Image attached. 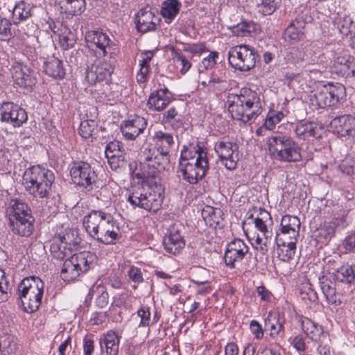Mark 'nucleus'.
Listing matches in <instances>:
<instances>
[{"label": "nucleus", "mask_w": 355, "mask_h": 355, "mask_svg": "<svg viewBox=\"0 0 355 355\" xmlns=\"http://www.w3.org/2000/svg\"><path fill=\"white\" fill-rule=\"evenodd\" d=\"M228 111L232 119L245 123L254 121L262 112L259 93L243 88L239 94H232L228 99Z\"/></svg>", "instance_id": "f257e3e1"}, {"label": "nucleus", "mask_w": 355, "mask_h": 355, "mask_svg": "<svg viewBox=\"0 0 355 355\" xmlns=\"http://www.w3.org/2000/svg\"><path fill=\"white\" fill-rule=\"evenodd\" d=\"M83 225L92 238L103 244H114L120 238L119 229L113 217L101 210H92L86 215Z\"/></svg>", "instance_id": "f03ea898"}, {"label": "nucleus", "mask_w": 355, "mask_h": 355, "mask_svg": "<svg viewBox=\"0 0 355 355\" xmlns=\"http://www.w3.org/2000/svg\"><path fill=\"white\" fill-rule=\"evenodd\" d=\"M163 187L159 181L143 180L140 187H135L129 194L128 202L149 211H157L163 202Z\"/></svg>", "instance_id": "7ed1b4c3"}, {"label": "nucleus", "mask_w": 355, "mask_h": 355, "mask_svg": "<svg viewBox=\"0 0 355 355\" xmlns=\"http://www.w3.org/2000/svg\"><path fill=\"white\" fill-rule=\"evenodd\" d=\"M331 277H319V284L327 301L330 304L340 305L342 303L337 292L339 284L350 286L355 282V265H344L333 269Z\"/></svg>", "instance_id": "20e7f679"}, {"label": "nucleus", "mask_w": 355, "mask_h": 355, "mask_svg": "<svg viewBox=\"0 0 355 355\" xmlns=\"http://www.w3.org/2000/svg\"><path fill=\"white\" fill-rule=\"evenodd\" d=\"M141 157L140 172L136 175L138 178L159 181V173L170 168L169 153L157 149L154 146L145 148Z\"/></svg>", "instance_id": "39448f33"}, {"label": "nucleus", "mask_w": 355, "mask_h": 355, "mask_svg": "<svg viewBox=\"0 0 355 355\" xmlns=\"http://www.w3.org/2000/svg\"><path fill=\"white\" fill-rule=\"evenodd\" d=\"M54 179L52 171L35 166L25 171L22 184L34 197L44 198L48 196Z\"/></svg>", "instance_id": "423d86ee"}, {"label": "nucleus", "mask_w": 355, "mask_h": 355, "mask_svg": "<svg viewBox=\"0 0 355 355\" xmlns=\"http://www.w3.org/2000/svg\"><path fill=\"white\" fill-rule=\"evenodd\" d=\"M18 292L24 311H37L42 303L44 283L38 277H26L19 284Z\"/></svg>", "instance_id": "0eeeda50"}, {"label": "nucleus", "mask_w": 355, "mask_h": 355, "mask_svg": "<svg viewBox=\"0 0 355 355\" xmlns=\"http://www.w3.org/2000/svg\"><path fill=\"white\" fill-rule=\"evenodd\" d=\"M267 143L270 154L278 161L296 162L302 159L300 148L289 137L272 136L268 139Z\"/></svg>", "instance_id": "6e6552de"}, {"label": "nucleus", "mask_w": 355, "mask_h": 355, "mask_svg": "<svg viewBox=\"0 0 355 355\" xmlns=\"http://www.w3.org/2000/svg\"><path fill=\"white\" fill-rule=\"evenodd\" d=\"M10 217V226L15 234L21 236H28L33 230V217L28 206L19 200H15L12 204Z\"/></svg>", "instance_id": "1a4fd4ad"}, {"label": "nucleus", "mask_w": 355, "mask_h": 355, "mask_svg": "<svg viewBox=\"0 0 355 355\" xmlns=\"http://www.w3.org/2000/svg\"><path fill=\"white\" fill-rule=\"evenodd\" d=\"M258 59L257 51L246 44L232 47L228 52V62L230 66L243 72L254 69Z\"/></svg>", "instance_id": "9d476101"}, {"label": "nucleus", "mask_w": 355, "mask_h": 355, "mask_svg": "<svg viewBox=\"0 0 355 355\" xmlns=\"http://www.w3.org/2000/svg\"><path fill=\"white\" fill-rule=\"evenodd\" d=\"M345 90V87L340 84L322 85L317 88L313 95H311V103L320 108L334 106L338 103Z\"/></svg>", "instance_id": "9b49d317"}, {"label": "nucleus", "mask_w": 355, "mask_h": 355, "mask_svg": "<svg viewBox=\"0 0 355 355\" xmlns=\"http://www.w3.org/2000/svg\"><path fill=\"white\" fill-rule=\"evenodd\" d=\"M70 175L73 182L87 190L93 189L96 184L97 175L91 166L86 162H78L70 170Z\"/></svg>", "instance_id": "f8f14e48"}, {"label": "nucleus", "mask_w": 355, "mask_h": 355, "mask_svg": "<svg viewBox=\"0 0 355 355\" xmlns=\"http://www.w3.org/2000/svg\"><path fill=\"white\" fill-rule=\"evenodd\" d=\"M28 119L26 111L12 102H3L0 107V120L19 127Z\"/></svg>", "instance_id": "ddd939ff"}, {"label": "nucleus", "mask_w": 355, "mask_h": 355, "mask_svg": "<svg viewBox=\"0 0 355 355\" xmlns=\"http://www.w3.org/2000/svg\"><path fill=\"white\" fill-rule=\"evenodd\" d=\"M248 251L249 248L243 240L234 239L226 247L224 256L225 265L230 268H234L236 263L241 261Z\"/></svg>", "instance_id": "4468645a"}, {"label": "nucleus", "mask_w": 355, "mask_h": 355, "mask_svg": "<svg viewBox=\"0 0 355 355\" xmlns=\"http://www.w3.org/2000/svg\"><path fill=\"white\" fill-rule=\"evenodd\" d=\"M331 71L340 77L355 76L354 58L345 52L337 54L331 66Z\"/></svg>", "instance_id": "2eb2a0df"}, {"label": "nucleus", "mask_w": 355, "mask_h": 355, "mask_svg": "<svg viewBox=\"0 0 355 355\" xmlns=\"http://www.w3.org/2000/svg\"><path fill=\"white\" fill-rule=\"evenodd\" d=\"M238 146L231 141H221L215 145V150L225 167L232 171L236 168L238 157L234 151Z\"/></svg>", "instance_id": "dca6fc26"}, {"label": "nucleus", "mask_w": 355, "mask_h": 355, "mask_svg": "<svg viewBox=\"0 0 355 355\" xmlns=\"http://www.w3.org/2000/svg\"><path fill=\"white\" fill-rule=\"evenodd\" d=\"M112 66L106 62H99L98 64H92L88 67L86 71V80L91 85L96 82L105 81L107 84L111 81V75L113 72Z\"/></svg>", "instance_id": "f3484780"}, {"label": "nucleus", "mask_w": 355, "mask_h": 355, "mask_svg": "<svg viewBox=\"0 0 355 355\" xmlns=\"http://www.w3.org/2000/svg\"><path fill=\"white\" fill-rule=\"evenodd\" d=\"M181 225L174 224L170 226L167 234L163 239V244L165 250L173 254L179 253L184 247L185 241L180 234Z\"/></svg>", "instance_id": "a211bd4d"}, {"label": "nucleus", "mask_w": 355, "mask_h": 355, "mask_svg": "<svg viewBox=\"0 0 355 355\" xmlns=\"http://www.w3.org/2000/svg\"><path fill=\"white\" fill-rule=\"evenodd\" d=\"M146 125V120L137 116L132 120L124 121L121 125V131L127 139L134 140L144 131Z\"/></svg>", "instance_id": "6ab92c4d"}, {"label": "nucleus", "mask_w": 355, "mask_h": 355, "mask_svg": "<svg viewBox=\"0 0 355 355\" xmlns=\"http://www.w3.org/2000/svg\"><path fill=\"white\" fill-rule=\"evenodd\" d=\"M12 78L15 84L24 88H31L36 83L35 78L26 67H14L12 69Z\"/></svg>", "instance_id": "aec40b11"}, {"label": "nucleus", "mask_w": 355, "mask_h": 355, "mask_svg": "<svg viewBox=\"0 0 355 355\" xmlns=\"http://www.w3.org/2000/svg\"><path fill=\"white\" fill-rule=\"evenodd\" d=\"M331 124L342 136L355 137V118L351 115H343L334 118Z\"/></svg>", "instance_id": "412c9836"}, {"label": "nucleus", "mask_w": 355, "mask_h": 355, "mask_svg": "<svg viewBox=\"0 0 355 355\" xmlns=\"http://www.w3.org/2000/svg\"><path fill=\"white\" fill-rule=\"evenodd\" d=\"M170 103V93L165 88L153 92L148 98L147 104L150 110L162 111Z\"/></svg>", "instance_id": "4be33fe9"}, {"label": "nucleus", "mask_w": 355, "mask_h": 355, "mask_svg": "<svg viewBox=\"0 0 355 355\" xmlns=\"http://www.w3.org/2000/svg\"><path fill=\"white\" fill-rule=\"evenodd\" d=\"M294 131L297 137L304 141L320 137V128L313 122H300L295 125Z\"/></svg>", "instance_id": "5701e85b"}, {"label": "nucleus", "mask_w": 355, "mask_h": 355, "mask_svg": "<svg viewBox=\"0 0 355 355\" xmlns=\"http://www.w3.org/2000/svg\"><path fill=\"white\" fill-rule=\"evenodd\" d=\"M300 229V220L297 216H284L281 220L280 231L282 234L288 235L291 240L297 239Z\"/></svg>", "instance_id": "b1692460"}, {"label": "nucleus", "mask_w": 355, "mask_h": 355, "mask_svg": "<svg viewBox=\"0 0 355 355\" xmlns=\"http://www.w3.org/2000/svg\"><path fill=\"white\" fill-rule=\"evenodd\" d=\"M157 17L149 10L141 9L136 17V26L138 31L146 33L155 29Z\"/></svg>", "instance_id": "393cba45"}, {"label": "nucleus", "mask_w": 355, "mask_h": 355, "mask_svg": "<svg viewBox=\"0 0 355 355\" xmlns=\"http://www.w3.org/2000/svg\"><path fill=\"white\" fill-rule=\"evenodd\" d=\"M43 71L49 76L58 80L63 79L66 73L62 61L54 56L48 58L44 62Z\"/></svg>", "instance_id": "a878e982"}, {"label": "nucleus", "mask_w": 355, "mask_h": 355, "mask_svg": "<svg viewBox=\"0 0 355 355\" xmlns=\"http://www.w3.org/2000/svg\"><path fill=\"white\" fill-rule=\"evenodd\" d=\"M70 259L81 273L87 272L97 260V257L91 252H81L72 255Z\"/></svg>", "instance_id": "bb28decb"}, {"label": "nucleus", "mask_w": 355, "mask_h": 355, "mask_svg": "<svg viewBox=\"0 0 355 355\" xmlns=\"http://www.w3.org/2000/svg\"><path fill=\"white\" fill-rule=\"evenodd\" d=\"M301 324L302 330L306 334L307 336L313 341L319 343L320 337L323 335V330L321 327H318L311 320L308 318H301L295 315Z\"/></svg>", "instance_id": "cd10ccee"}, {"label": "nucleus", "mask_w": 355, "mask_h": 355, "mask_svg": "<svg viewBox=\"0 0 355 355\" xmlns=\"http://www.w3.org/2000/svg\"><path fill=\"white\" fill-rule=\"evenodd\" d=\"M85 39L87 42L96 45V47L101 49L103 51V55H106V49H110L112 44L111 40L106 34L98 31H89L87 33Z\"/></svg>", "instance_id": "c85d7f7f"}, {"label": "nucleus", "mask_w": 355, "mask_h": 355, "mask_svg": "<svg viewBox=\"0 0 355 355\" xmlns=\"http://www.w3.org/2000/svg\"><path fill=\"white\" fill-rule=\"evenodd\" d=\"M259 31V25L248 20H243L232 28L233 33L239 37L252 36L253 34L257 35Z\"/></svg>", "instance_id": "c756f323"}, {"label": "nucleus", "mask_w": 355, "mask_h": 355, "mask_svg": "<svg viewBox=\"0 0 355 355\" xmlns=\"http://www.w3.org/2000/svg\"><path fill=\"white\" fill-rule=\"evenodd\" d=\"M180 169L184 180L191 184H196L205 176L204 172L201 173L202 169H198V171H197V168L193 166L192 163H181Z\"/></svg>", "instance_id": "7c9ffc66"}, {"label": "nucleus", "mask_w": 355, "mask_h": 355, "mask_svg": "<svg viewBox=\"0 0 355 355\" xmlns=\"http://www.w3.org/2000/svg\"><path fill=\"white\" fill-rule=\"evenodd\" d=\"M297 239L291 240L288 243L282 241L281 243L277 240V254L278 258L284 262H288L295 254Z\"/></svg>", "instance_id": "2f4dec72"}, {"label": "nucleus", "mask_w": 355, "mask_h": 355, "mask_svg": "<svg viewBox=\"0 0 355 355\" xmlns=\"http://www.w3.org/2000/svg\"><path fill=\"white\" fill-rule=\"evenodd\" d=\"M31 6L24 1L16 3L12 9L13 23L17 24L29 18L31 16Z\"/></svg>", "instance_id": "473e14b6"}, {"label": "nucleus", "mask_w": 355, "mask_h": 355, "mask_svg": "<svg viewBox=\"0 0 355 355\" xmlns=\"http://www.w3.org/2000/svg\"><path fill=\"white\" fill-rule=\"evenodd\" d=\"M59 4L65 12L80 15L86 8L85 0H60Z\"/></svg>", "instance_id": "72a5a7b5"}, {"label": "nucleus", "mask_w": 355, "mask_h": 355, "mask_svg": "<svg viewBox=\"0 0 355 355\" xmlns=\"http://www.w3.org/2000/svg\"><path fill=\"white\" fill-rule=\"evenodd\" d=\"M153 140L155 141V147L157 149L169 153L170 149L174 145V139L172 134L162 131H157L153 136Z\"/></svg>", "instance_id": "f704fd0d"}, {"label": "nucleus", "mask_w": 355, "mask_h": 355, "mask_svg": "<svg viewBox=\"0 0 355 355\" xmlns=\"http://www.w3.org/2000/svg\"><path fill=\"white\" fill-rule=\"evenodd\" d=\"M300 21H293L287 26L284 33L285 41L290 43H295L303 39L304 33L300 28Z\"/></svg>", "instance_id": "c9c22d12"}, {"label": "nucleus", "mask_w": 355, "mask_h": 355, "mask_svg": "<svg viewBox=\"0 0 355 355\" xmlns=\"http://www.w3.org/2000/svg\"><path fill=\"white\" fill-rule=\"evenodd\" d=\"M119 336L113 331H109L104 336L103 343L106 355H117L119 347Z\"/></svg>", "instance_id": "e433bc0d"}, {"label": "nucleus", "mask_w": 355, "mask_h": 355, "mask_svg": "<svg viewBox=\"0 0 355 355\" xmlns=\"http://www.w3.org/2000/svg\"><path fill=\"white\" fill-rule=\"evenodd\" d=\"M81 274L70 258L66 259L61 269L60 276L64 282L75 280Z\"/></svg>", "instance_id": "4c0bfd02"}, {"label": "nucleus", "mask_w": 355, "mask_h": 355, "mask_svg": "<svg viewBox=\"0 0 355 355\" xmlns=\"http://www.w3.org/2000/svg\"><path fill=\"white\" fill-rule=\"evenodd\" d=\"M222 210L219 208H214L210 206L202 209V216L209 226L216 227L221 220Z\"/></svg>", "instance_id": "58836bf2"}, {"label": "nucleus", "mask_w": 355, "mask_h": 355, "mask_svg": "<svg viewBox=\"0 0 355 355\" xmlns=\"http://www.w3.org/2000/svg\"><path fill=\"white\" fill-rule=\"evenodd\" d=\"M196 157L194 159H191L190 163H192L193 166L197 168V171H198V169H202L201 173L204 172L205 175H206L209 169L207 152L200 146H198L196 150Z\"/></svg>", "instance_id": "ea45409f"}, {"label": "nucleus", "mask_w": 355, "mask_h": 355, "mask_svg": "<svg viewBox=\"0 0 355 355\" xmlns=\"http://www.w3.org/2000/svg\"><path fill=\"white\" fill-rule=\"evenodd\" d=\"M315 233L318 242L327 241L335 234V223L331 222L324 223L315 231Z\"/></svg>", "instance_id": "a19ab883"}, {"label": "nucleus", "mask_w": 355, "mask_h": 355, "mask_svg": "<svg viewBox=\"0 0 355 355\" xmlns=\"http://www.w3.org/2000/svg\"><path fill=\"white\" fill-rule=\"evenodd\" d=\"M180 7L178 0H166L162 8V15L164 18L173 19L179 12Z\"/></svg>", "instance_id": "79ce46f5"}, {"label": "nucleus", "mask_w": 355, "mask_h": 355, "mask_svg": "<svg viewBox=\"0 0 355 355\" xmlns=\"http://www.w3.org/2000/svg\"><path fill=\"white\" fill-rule=\"evenodd\" d=\"M162 122L171 124L173 129H177L182 125L180 116L175 107H171L163 113Z\"/></svg>", "instance_id": "37998d69"}, {"label": "nucleus", "mask_w": 355, "mask_h": 355, "mask_svg": "<svg viewBox=\"0 0 355 355\" xmlns=\"http://www.w3.org/2000/svg\"><path fill=\"white\" fill-rule=\"evenodd\" d=\"M97 129V123L94 120H85L80 123L79 133L83 138L93 137L95 130Z\"/></svg>", "instance_id": "c03bdc74"}, {"label": "nucleus", "mask_w": 355, "mask_h": 355, "mask_svg": "<svg viewBox=\"0 0 355 355\" xmlns=\"http://www.w3.org/2000/svg\"><path fill=\"white\" fill-rule=\"evenodd\" d=\"M300 297L304 301L315 302L318 299L317 293L309 282L302 283L300 287Z\"/></svg>", "instance_id": "a18cd8bd"}, {"label": "nucleus", "mask_w": 355, "mask_h": 355, "mask_svg": "<svg viewBox=\"0 0 355 355\" xmlns=\"http://www.w3.org/2000/svg\"><path fill=\"white\" fill-rule=\"evenodd\" d=\"M59 42L61 47L67 50L75 45L76 36L71 31L67 30L59 35Z\"/></svg>", "instance_id": "49530a36"}, {"label": "nucleus", "mask_w": 355, "mask_h": 355, "mask_svg": "<svg viewBox=\"0 0 355 355\" xmlns=\"http://www.w3.org/2000/svg\"><path fill=\"white\" fill-rule=\"evenodd\" d=\"M282 0H261L259 6L264 15H272L279 7Z\"/></svg>", "instance_id": "de8ad7c7"}, {"label": "nucleus", "mask_w": 355, "mask_h": 355, "mask_svg": "<svg viewBox=\"0 0 355 355\" xmlns=\"http://www.w3.org/2000/svg\"><path fill=\"white\" fill-rule=\"evenodd\" d=\"M268 237V234L264 236L263 239L258 235L252 244L254 249L259 250L263 255L266 254L270 245V239Z\"/></svg>", "instance_id": "09e8293b"}, {"label": "nucleus", "mask_w": 355, "mask_h": 355, "mask_svg": "<svg viewBox=\"0 0 355 355\" xmlns=\"http://www.w3.org/2000/svg\"><path fill=\"white\" fill-rule=\"evenodd\" d=\"M284 116V114L282 112H269L265 120L264 126L267 130H272L275 125L279 123Z\"/></svg>", "instance_id": "8fccbe9b"}, {"label": "nucleus", "mask_w": 355, "mask_h": 355, "mask_svg": "<svg viewBox=\"0 0 355 355\" xmlns=\"http://www.w3.org/2000/svg\"><path fill=\"white\" fill-rule=\"evenodd\" d=\"M268 317L269 321H271L272 320H277L276 324L271 323L270 328L272 330L279 333L285 322L284 312H270Z\"/></svg>", "instance_id": "3c124183"}, {"label": "nucleus", "mask_w": 355, "mask_h": 355, "mask_svg": "<svg viewBox=\"0 0 355 355\" xmlns=\"http://www.w3.org/2000/svg\"><path fill=\"white\" fill-rule=\"evenodd\" d=\"M260 215L261 216V218H259V217L256 218L254 219V223L255 227L261 233H263V235L266 236V234H269V232L267 229V226H266L263 219L267 218L271 219V216H270V214L265 210H261L260 211Z\"/></svg>", "instance_id": "603ef678"}, {"label": "nucleus", "mask_w": 355, "mask_h": 355, "mask_svg": "<svg viewBox=\"0 0 355 355\" xmlns=\"http://www.w3.org/2000/svg\"><path fill=\"white\" fill-rule=\"evenodd\" d=\"M17 349V346L11 337L2 338L0 340V352L6 354H12Z\"/></svg>", "instance_id": "864d4df0"}, {"label": "nucleus", "mask_w": 355, "mask_h": 355, "mask_svg": "<svg viewBox=\"0 0 355 355\" xmlns=\"http://www.w3.org/2000/svg\"><path fill=\"white\" fill-rule=\"evenodd\" d=\"M173 60L176 64L180 67V72L185 73L191 67V62L182 54L178 52L173 53Z\"/></svg>", "instance_id": "5fc2aeb1"}, {"label": "nucleus", "mask_w": 355, "mask_h": 355, "mask_svg": "<svg viewBox=\"0 0 355 355\" xmlns=\"http://www.w3.org/2000/svg\"><path fill=\"white\" fill-rule=\"evenodd\" d=\"M128 276L130 280H132L135 284L132 287L136 289L137 285L144 281L143 274L140 268L135 266H131L128 271Z\"/></svg>", "instance_id": "6e6d98bb"}, {"label": "nucleus", "mask_w": 355, "mask_h": 355, "mask_svg": "<svg viewBox=\"0 0 355 355\" xmlns=\"http://www.w3.org/2000/svg\"><path fill=\"white\" fill-rule=\"evenodd\" d=\"M8 282L5 277V272L0 269V302H5L8 298Z\"/></svg>", "instance_id": "4d7b16f0"}, {"label": "nucleus", "mask_w": 355, "mask_h": 355, "mask_svg": "<svg viewBox=\"0 0 355 355\" xmlns=\"http://www.w3.org/2000/svg\"><path fill=\"white\" fill-rule=\"evenodd\" d=\"M352 24V21L350 18L344 17L338 20L337 22V28L341 34L347 35L350 33Z\"/></svg>", "instance_id": "13d9d810"}, {"label": "nucleus", "mask_w": 355, "mask_h": 355, "mask_svg": "<svg viewBox=\"0 0 355 355\" xmlns=\"http://www.w3.org/2000/svg\"><path fill=\"white\" fill-rule=\"evenodd\" d=\"M216 58H218V53L215 51L211 52L208 57L202 60V64L203 67L206 69L214 67L216 63Z\"/></svg>", "instance_id": "bf43d9fd"}, {"label": "nucleus", "mask_w": 355, "mask_h": 355, "mask_svg": "<svg viewBox=\"0 0 355 355\" xmlns=\"http://www.w3.org/2000/svg\"><path fill=\"white\" fill-rule=\"evenodd\" d=\"M11 23L6 18H3L0 16V34L4 36H11L10 30Z\"/></svg>", "instance_id": "052dcab7"}, {"label": "nucleus", "mask_w": 355, "mask_h": 355, "mask_svg": "<svg viewBox=\"0 0 355 355\" xmlns=\"http://www.w3.org/2000/svg\"><path fill=\"white\" fill-rule=\"evenodd\" d=\"M107 318L105 312H93L89 322L92 325L103 323Z\"/></svg>", "instance_id": "680f3d73"}, {"label": "nucleus", "mask_w": 355, "mask_h": 355, "mask_svg": "<svg viewBox=\"0 0 355 355\" xmlns=\"http://www.w3.org/2000/svg\"><path fill=\"white\" fill-rule=\"evenodd\" d=\"M140 70L137 75V80L140 83H143L146 81V76L149 73V67L148 64H145L143 62L140 63Z\"/></svg>", "instance_id": "e2e57ef3"}, {"label": "nucleus", "mask_w": 355, "mask_h": 355, "mask_svg": "<svg viewBox=\"0 0 355 355\" xmlns=\"http://www.w3.org/2000/svg\"><path fill=\"white\" fill-rule=\"evenodd\" d=\"M105 156L107 155H120L119 144L118 142H110L105 148Z\"/></svg>", "instance_id": "0e129e2a"}, {"label": "nucleus", "mask_w": 355, "mask_h": 355, "mask_svg": "<svg viewBox=\"0 0 355 355\" xmlns=\"http://www.w3.org/2000/svg\"><path fill=\"white\" fill-rule=\"evenodd\" d=\"M108 163L112 168L116 169L122 166L123 164V158H121V155H107Z\"/></svg>", "instance_id": "69168bd1"}, {"label": "nucleus", "mask_w": 355, "mask_h": 355, "mask_svg": "<svg viewBox=\"0 0 355 355\" xmlns=\"http://www.w3.org/2000/svg\"><path fill=\"white\" fill-rule=\"evenodd\" d=\"M94 350V340L86 336L83 339L84 355H92Z\"/></svg>", "instance_id": "338daca9"}, {"label": "nucleus", "mask_w": 355, "mask_h": 355, "mask_svg": "<svg viewBox=\"0 0 355 355\" xmlns=\"http://www.w3.org/2000/svg\"><path fill=\"white\" fill-rule=\"evenodd\" d=\"M250 329L252 334H254L257 339L263 338V331L261 324H259L256 320H252L250 324Z\"/></svg>", "instance_id": "774afa93"}]
</instances>
